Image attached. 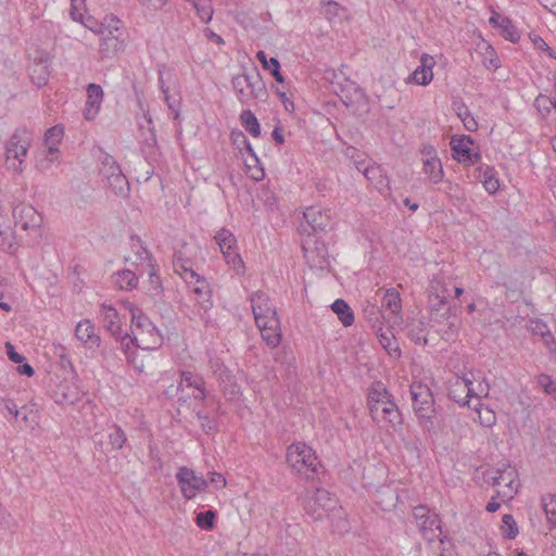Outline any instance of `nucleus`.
<instances>
[{"mask_svg": "<svg viewBox=\"0 0 556 556\" xmlns=\"http://www.w3.org/2000/svg\"><path fill=\"white\" fill-rule=\"evenodd\" d=\"M367 406L374 421L384 420L394 429L403 424L392 394L381 381H375L368 388Z\"/></svg>", "mask_w": 556, "mask_h": 556, "instance_id": "1", "label": "nucleus"}, {"mask_svg": "<svg viewBox=\"0 0 556 556\" xmlns=\"http://www.w3.org/2000/svg\"><path fill=\"white\" fill-rule=\"evenodd\" d=\"M286 462L295 475L305 480H319L324 475V467L315 451L304 442L288 446Z\"/></svg>", "mask_w": 556, "mask_h": 556, "instance_id": "2", "label": "nucleus"}, {"mask_svg": "<svg viewBox=\"0 0 556 556\" xmlns=\"http://www.w3.org/2000/svg\"><path fill=\"white\" fill-rule=\"evenodd\" d=\"M177 386H169L165 391L168 397L177 396L179 403H186L189 399L205 401L208 391L204 378L191 370H180Z\"/></svg>", "mask_w": 556, "mask_h": 556, "instance_id": "3", "label": "nucleus"}, {"mask_svg": "<svg viewBox=\"0 0 556 556\" xmlns=\"http://www.w3.org/2000/svg\"><path fill=\"white\" fill-rule=\"evenodd\" d=\"M413 409L419 425L425 431L430 432L434 428V397L427 384L413 382L410 384Z\"/></svg>", "mask_w": 556, "mask_h": 556, "instance_id": "4", "label": "nucleus"}, {"mask_svg": "<svg viewBox=\"0 0 556 556\" xmlns=\"http://www.w3.org/2000/svg\"><path fill=\"white\" fill-rule=\"evenodd\" d=\"M131 332L136 346L152 351L163 344V336L152 320L140 309L132 311Z\"/></svg>", "mask_w": 556, "mask_h": 556, "instance_id": "5", "label": "nucleus"}, {"mask_svg": "<svg viewBox=\"0 0 556 556\" xmlns=\"http://www.w3.org/2000/svg\"><path fill=\"white\" fill-rule=\"evenodd\" d=\"M304 509L316 521L333 517L342 519L343 515L342 507L338 505V498L320 488H317L312 495L307 496Z\"/></svg>", "mask_w": 556, "mask_h": 556, "instance_id": "6", "label": "nucleus"}, {"mask_svg": "<svg viewBox=\"0 0 556 556\" xmlns=\"http://www.w3.org/2000/svg\"><path fill=\"white\" fill-rule=\"evenodd\" d=\"M232 89L241 104H249L252 100L266 101L267 90L258 73H242L231 79Z\"/></svg>", "mask_w": 556, "mask_h": 556, "instance_id": "7", "label": "nucleus"}, {"mask_svg": "<svg viewBox=\"0 0 556 556\" xmlns=\"http://www.w3.org/2000/svg\"><path fill=\"white\" fill-rule=\"evenodd\" d=\"M100 175L114 194L126 197L129 191V182L123 174L118 163L111 155H106L101 164Z\"/></svg>", "mask_w": 556, "mask_h": 556, "instance_id": "8", "label": "nucleus"}, {"mask_svg": "<svg viewBox=\"0 0 556 556\" xmlns=\"http://www.w3.org/2000/svg\"><path fill=\"white\" fill-rule=\"evenodd\" d=\"M475 140L468 135L453 136L450 141L452 156L465 166L478 164L481 161L479 148H473Z\"/></svg>", "mask_w": 556, "mask_h": 556, "instance_id": "9", "label": "nucleus"}, {"mask_svg": "<svg viewBox=\"0 0 556 556\" xmlns=\"http://www.w3.org/2000/svg\"><path fill=\"white\" fill-rule=\"evenodd\" d=\"M176 479L185 500H192L208 485V481L203 476L197 475L193 469L186 466L178 469Z\"/></svg>", "mask_w": 556, "mask_h": 556, "instance_id": "10", "label": "nucleus"}, {"mask_svg": "<svg viewBox=\"0 0 556 556\" xmlns=\"http://www.w3.org/2000/svg\"><path fill=\"white\" fill-rule=\"evenodd\" d=\"M208 367L214 378L219 383L222 393L228 400H233L239 394V386L235 376L219 358H210Z\"/></svg>", "mask_w": 556, "mask_h": 556, "instance_id": "11", "label": "nucleus"}, {"mask_svg": "<svg viewBox=\"0 0 556 556\" xmlns=\"http://www.w3.org/2000/svg\"><path fill=\"white\" fill-rule=\"evenodd\" d=\"M216 243L218 244L224 257L228 264H232L235 270L239 271V269L244 268V263L240 256V254L236 251L237 249V239L233 233L226 229L222 228L214 237Z\"/></svg>", "mask_w": 556, "mask_h": 556, "instance_id": "12", "label": "nucleus"}, {"mask_svg": "<svg viewBox=\"0 0 556 556\" xmlns=\"http://www.w3.org/2000/svg\"><path fill=\"white\" fill-rule=\"evenodd\" d=\"M132 241V248H137V254L141 261L147 262L149 267V292L156 296L162 294L163 292V286L160 276L157 275V266L155 264L153 255L150 253V251L143 247V243L141 239L138 236L131 237Z\"/></svg>", "mask_w": 556, "mask_h": 556, "instance_id": "13", "label": "nucleus"}, {"mask_svg": "<svg viewBox=\"0 0 556 556\" xmlns=\"http://www.w3.org/2000/svg\"><path fill=\"white\" fill-rule=\"evenodd\" d=\"M250 302L256 324L278 318L276 307L265 292L256 291L252 293Z\"/></svg>", "mask_w": 556, "mask_h": 556, "instance_id": "14", "label": "nucleus"}, {"mask_svg": "<svg viewBox=\"0 0 556 556\" xmlns=\"http://www.w3.org/2000/svg\"><path fill=\"white\" fill-rule=\"evenodd\" d=\"M413 516L417 521L424 538L428 539L430 542L433 541V538L428 536V532H433L434 530H438L440 533L442 532L439 515L435 513L430 514L428 506L418 505L414 507Z\"/></svg>", "mask_w": 556, "mask_h": 556, "instance_id": "15", "label": "nucleus"}, {"mask_svg": "<svg viewBox=\"0 0 556 556\" xmlns=\"http://www.w3.org/2000/svg\"><path fill=\"white\" fill-rule=\"evenodd\" d=\"M517 470L510 465H502V467L497 468V486L503 488L502 490L496 491V496L502 498L510 500L517 493L518 483L517 479Z\"/></svg>", "mask_w": 556, "mask_h": 556, "instance_id": "16", "label": "nucleus"}, {"mask_svg": "<svg viewBox=\"0 0 556 556\" xmlns=\"http://www.w3.org/2000/svg\"><path fill=\"white\" fill-rule=\"evenodd\" d=\"M424 173L429 176V179L433 184H439L443 180L444 172L440 159L437 155L434 147L428 144L425 146L421 151Z\"/></svg>", "mask_w": 556, "mask_h": 556, "instance_id": "17", "label": "nucleus"}, {"mask_svg": "<svg viewBox=\"0 0 556 556\" xmlns=\"http://www.w3.org/2000/svg\"><path fill=\"white\" fill-rule=\"evenodd\" d=\"M304 219L314 232L331 229V211L320 206H309L303 213Z\"/></svg>", "mask_w": 556, "mask_h": 556, "instance_id": "18", "label": "nucleus"}, {"mask_svg": "<svg viewBox=\"0 0 556 556\" xmlns=\"http://www.w3.org/2000/svg\"><path fill=\"white\" fill-rule=\"evenodd\" d=\"M15 224L24 230L38 229L41 226L42 217L31 205H17L13 208Z\"/></svg>", "mask_w": 556, "mask_h": 556, "instance_id": "19", "label": "nucleus"}, {"mask_svg": "<svg viewBox=\"0 0 556 556\" xmlns=\"http://www.w3.org/2000/svg\"><path fill=\"white\" fill-rule=\"evenodd\" d=\"M104 92L100 85L91 83L87 86V100L84 109V117L93 121L101 109Z\"/></svg>", "mask_w": 556, "mask_h": 556, "instance_id": "20", "label": "nucleus"}, {"mask_svg": "<svg viewBox=\"0 0 556 556\" xmlns=\"http://www.w3.org/2000/svg\"><path fill=\"white\" fill-rule=\"evenodd\" d=\"M191 280L192 283L189 285L192 286L193 293L198 295V304L200 305V308L206 313L213 306L210 285L206 279L203 276H200L198 273L197 276Z\"/></svg>", "mask_w": 556, "mask_h": 556, "instance_id": "21", "label": "nucleus"}, {"mask_svg": "<svg viewBox=\"0 0 556 556\" xmlns=\"http://www.w3.org/2000/svg\"><path fill=\"white\" fill-rule=\"evenodd\" d=\"M261 331L262 339L270 348L275 349L281 341L280 320L279 318H271L269 320L256 324Z\"/></svg>", "mask_w": 556, "mask_h": 556, "instance_id": "22", "label": "nucleus"}, {"mask_svg": "<svg viewBox=\"0 0 556 556\" xmlns=\"http://www.w3.org/2000/svg\"><path fill=\"white\" fill-rule=\"evenodd\" d=\"M434 60L431 55L424 53L420 58V65L409 76V81L420 86H427L433 78Z\"/></svg>", "mask_w": 556, "mask_h": 556, "instance_id": "23", "label": "nucleus"}, {"mask_svg": "<svg viewBox=\"0 0 556 556\" xmlns=\"http://www.w3.org/2000/svg\"><path fill=\"white\" fill-rule=\"evenodd\" d=\"M76 338L89 348L99 346L101 339L96 333V327L89 319L80 320L75 329Z\"/></svg>", "mask_w": 556, "mask_h": 556, "instance_id": "24", "label": "nucleus"}, {"mask_svg": "<svg viewBox=\"0 0 556 556\" xmlns=\"http://www.w3.org/2000/svg\"><path fill=\"white\" fill-rule=\"evenodd\" d=\"M101 313L103 317L104 328L113 336L119 337L122 331V325L119 314L112 305L102 304Z\"/></svg>", "mask_w": 556, "mask_h": 556, "instance_id": "25", "label": "nucleus"}, {"mask_svg": "<svg viewBox=\"0 0 556 556\" xmlns=\"http://www.w3.org/2000/svg\"><path fill=\"white\" fill-rule=\"evenodd\" d=\"M126 37H101L99 53L101 59H112L124 49Z\"/></svg>", "mask_w": 556, "mask_h": 556, "instance_id": "26", "label": "nucleus"}, {"mask_svg": "<svg viewBox=\"0 0 556 556\" xmlns=\"http://www.w3.org/2000/svg\"><path fill=\"white\" fill-rule=\"evenodd\" d=\"M28 150L27 140H23L21 136L15 132L7 143V156L8 159H16L20 164L23 163V157L26 156Z\"/></svg>", "mask_w": 556, "mask_h": 556, "instance_id": "27", "label": "nucleus"}, {"mask_svg": "<svg viewBox=\"0 0 556 556\" xmlns=\"http://www.w3.org/2000/svg\"><path fill=\"white\" fill-rule=\"evenodd\" d=\"M173 266L175 271L179 274L187 283H192V280H189V278L193 279L197 276V273L191 268L190 260L184 257L180 251L175 252Z\"/></svg>", "mask_w": 556, "mask_h": 556, "instance_id": "28", "label": "nucleus"}, {"mask_svg": "<svg viewBox=\"0 0 556 556\" xmlns=\"http://www.w3.org/2000/svg\"><path fill=\"white\" fill-rule=\"evenodd\" d=\"M364 176L367 180L375 182L376 188L382 192L383 188L389 189L390 179L386 172L379 165L364 167Z\"/></svg>", "mask_w": 556, "mask_h": 556, "instance_id": "29", "label": "nucleus"}, {"mask_svg": "<svg viewBox=\"0 0 556 556\" xmlns=\"http://www.w3.org/2000/svg\"><path fill=\"white\" fill-rule=\"evenodd\" d=\"M331 309L337 314L339 320L344 327H350L353 325L355 320L354 313L343 299H337L332 303Z\"/></svg>", "mask_w": 556, "mask_h": 556, "instance_id": "30", "label": "nucleus"}, {"mask_svg": "<svg viewBox=\"0 0 556 556\" xmlns=\"http://www.w3.org/2000/svg\"><path fill=\"white\" fill-rule=\"evenodd\" d=\"M256 58L262 64V67L269 71L277 83L285 81V77L280 72V63L277 58L268 59L267 54L262 50L256 53Z\"/></svg>", "mask_w": 556, "mask_h": 556, "instance_id": "31", "label": "nucleus"}, {"mask_svg": "<svg viewBox=\"0 0 556 556\" xmlns=\"http://www.w3.org/2000/svg\"><path fill=\"white\" fill-rule=\"evenodd\" d=\"M108 440L112 451H119L126 445L128 439L122 427L113 424L109 427Z\"/></svg>", "mask_w": 556, "mask_h": 556, "instance_id": "32", "label": "nucleus"}, {"mask_svg": "<svg viewBox=\"0 0 556 556\" xmlns=\"http://www.w3.org/2000/svg\"><path fill=\"white\" fill-rule=\"evenodd\" d=\"M320 14L330 23L334 22L337 18H342L343 14L346 12L344 7L333 0H323L320 1Z\"/></svg>", "mask_w": 556, "mask_h": 556, "instance_id": "33", "label": "nucleus"}, {"mask_svg": "<svg viewBox=\"0 0 556 556\" xmlns=\"http://www.w3.org/2000/svg\"><path fill=\"white\" fill-rule=\"evenodd\" d=\"M480 178L482 180L483 187L488 193L494 194L500 189V181L495 177V169L491 166L485 165L484 167H479Z\"/></svg>", "mask_w": 556, "mask_h": 556, "instance_id": "34", "label": "nucleus"}, {"mask_svg": "<svg viewBox=\"0 0 556 556\" xmlns=\"http://www.w3.org/2000/svg\"><path fill=\"white\" fill-rule=\"evenodd\" d=\"M114 282L121 290H132L138 285V276L130 269H123L114 275Z\"/></svg>", "mask_w": 556, "mask_h": 556, "instance_id": "35", "label": "nucleus"}, {"mask_svg": "<svg viewBox=\"0 0 556 556\" xmlns=\"http://www.w3.org/2000/svg\"><path fill=\"white\" fill-rule=\"evenodd\" d=\"M431 314L435 320H445L451 316V307L447 304L445 296L435 295L431 299Z\"/></svg>", "mask_w": 556, "mask_h": 556, "instance_id": "36", "label": "nucleus"}, {"mask_svg": "<svg viewBox=\"0 0 556 556\" xmlns=\"http://www.w3.org/2000/svg\"><path fill=\"white\" fill-rule=\"evenodd\" d=\"M240 122L244 129L254 138L261 136V125L251 110H244L240 114Z\"/></svg>", "mask_w": 556, "mask_h": 556, "instance_id": "37", "label": "nucleus"}, {"mask_svg": "<svg viewBox=\"0 0 556 556\" xmlns=\"http://www.w3.org/2000/svg\"><path fill=\"white\" fill-rule=\"evenodd\" d=\"M382 305L388 308L392 314L400 315L402 312V299L394 288H390L386 291Z\"/></svg>", "mask_w": 556, "mask_h": 556, "instance_id": "38", "label": "nucleus"}, {"mask_svg": "<svg viewBox=\"0 0 556 556\" xmlns=\"http://www.w3.org/2000/svg\"><path fill=\"white\" fill-rule=\"evenodd\" d=\"M447 394L451 400L458 403L460 406H468L471 397H479L473 389H469L467 392L460 393V390L456 388V383L453 380H450Z\"/></svg>", "mask_w": 556, "mask_h": 556, "instance_id": "39", "label": "nucleus"}, {"mask_svg": "<svg viewBox=\"0 0 556 556\" xmlns=\"http://www.w3.org/2000/svg\"><path fill=\"white\" fill-rule=\"evenodd\" d=\"M498 29L501 36L504 37L506 40H509L510 42L516 43L520 40V33L515 26L511 18H509L508 16L502 20Z\"/></svg>", "mask_w": 556, "mask_h": 556, "instance_id": "40", "label": "nucleus"}, {"mask_svg": "<svg viewBox=\"0 0 556 556\" xmlns=\"http://www.w3.org/2000/svg\"><path fill=\"white\" fill-rule=\"evenodd\" d=\"M542 506L552 527H556V494H549L542 497Z\"/></svg>", "mask_w": 556, "mask_h": 556, "instance_id": "41", "label": "nucleus"}, {"mask_svg": "<svg viewBox=\"0 0 556 556\" xmlns=\"http://www.w3.org/2000/svg\"><path fill=\"white\" fill-rule=\"evenodd\" d=\"M425 324L418 320L412 324L408 328V338L419 345H426L428 343L427 337L424 334Z\"/></svg>", "mask_w": 556, "mask_h": 556, "instance_id": "42", "label": "nucleus"}, {"mask_svg": "<svg viewBox=\"0 0 556 556\" xmlns=\"http://www.w3.org/2000/svg\"><path fill=\"white\" fill-rule=\"evenodd\" d=\"M457 115L462 119L465 128L468 131H476L478 129V123L476 122L475 117L471 115L469 109L464 103L459 104L457 106Z\"/></svg>", "mask_w": 556, "mask_h": 556, "instance_id": "43", "label": "nucleus"}, {"mask_svg": "<svg viewBox=\"0 0 556 556\" xmlns=\"http://www.w3.org/2000/svg\"><path fill=\"white\" fill-rule=\"evenodd\" d=\"M30 78L38 87L45 86L49 79L48 67L42 63H37L31 70Z\"/></svg>", "mask_w": 556, "mask_h": 556, "instance_id": "44", "label": "nucleus"}, {"mask_svg": "<svg viewBox=\"0 0 556 556\" xmlns=\"http://www.w3.org/2000/svg\"><path fill=\"white\" fill-rule=\"evenodd\" d=\"M216 513L214 510L200 511L195 516V523L202 530H212L214 528V520Z\"/></svg>", "mask_w": 556, "mask_h": 556, "instance_id": "45", "label": "nucleus"}, {"mask_svg": "<svg viewBox=\"0 0 556 556\" xmlns=\"http://www.w3.org/2000/svg\"><path fill=\"white\" fill-rule=\"evenodd\" d=\"M534 108L542 118H546L552 112V98L546 94L540 93L533 102Z\"/></svg>", "mask_w": 556, "mask_h": 556, "instance_id": "46", "label": "nucleus"}, {"mask_svg": "<svg viewBox=\"0 0 556 556\" xmlns=\"http://www.w3.org/2000/svg\"><path fill=\"white\" fill-rule=\"evenodd\" d=\"M503 522V535L505 539L514 540L519 531L515 518L510 514H506L502 518Z\"/></svg>", "mask_w": 556, "mask_h": 556, "instance_id": "47", "label": "nucleus"}, {"mask_svg": "<svg viewBox=\"0 0 556 556\" xmlns=\"http://www.w3.org/2000/svg\"><path fill=\"white\" fill-rule=\"evenodd\" d=\"M198 16L203 23H208L213 17V7L210 3H202L200 0H192Z\"/></svg>", "mask_w": 556, "mask_h": 556, "instance_id": "48", "label": "nucleus"}, {"mask_svg": "<svg viewBox=\"0 0 556 556\" xmlns=\"http://www.w3.org/2000/svg\"><path fill=\"white\" fill-rule=\"evenodd\" d=\"M64 136V128L61 125L50 127L45 134L46 144H59Z\"/></svg>", "mask_w": 556, "mask_h": 556, "instance_id": "49", "label": "nucleus"}, {"mask_svg": "<svg viewBox=\"0 0 556 556\" xmlns=\"http://www.w3.org/2000/svg\"><path fill=\"white\" fill-rule=\"evenodd\" d=\"M478 406L475 407V409L478 412L479 420L482 426L485 427H492L496 421V416L493 410L485 408L482 409V404L479 403Z\"/></svg>", "mask_w": 556, "mask_h": 556, "instance_id": "50", "label": "nucleus"}, {"mask_svg": "<svg viewBox=\"0 0 556 556\" xmlns=\"http://www.w3.org/2000/svg\"><path fill=\"white\" fill-rule=\"evenodd\" d=\"M195 416L205 433H211L216 430V422L205 412L198 410L195 412Z\"/></svg>", "mask_w": 556, "mask_h": 556, "instance_id": "51", "label": "nucleus"}, {"mask_svg": "<svg viewBox=\"0 0 556 556\" xmlns=\"http://www.w3.org/2000/svg\"><path fill=\"white\" fill-rule=\"evenodd\" d=\"M102 33L105 30H125L123 22L115 15H106L102 22Z\"/></svg>", "mask_w": 556, "mask_h": 556, "instance_id": "52", "label": "nucleus"}, {"mask_svg": "<svg viewBox=\"0 0 556 556\" xmlns=\"http://www.w3.org/2000/svg\"><path fill=\"white\" fill-rule=\"evenodd\" d=\"M164 101L167 104L168 109L174 114V119H177L180 114V98L170 96L169 90L164 89Z\"/></svg>", "mask_w": 556, "mask_h": 556, "instance_id": "53", "label": "nucleus"}, {"mask_svg": "<svg viewBox=\"0 0 556 556\" xmlns=\"http://www.w3.org/2000/svg\"><path fill=\"white\" fill-rule=\"evenodd\" d=\"M0 249L13 253L15 248L12 241V232L9 229H0Z\"/></svg>", "mask_w": 556, "mask_h": 556, "instance_id": "54", "label": "nucleus"}, {"mask_svg": "<svg viewBox=\"0 0 556 556\" xmlns=\"http://www.w3.org/2000/svg\"><path fill=\"white\" fill-rule=\"evenodd\" d=\"M536 382L548 395L553 394V390L556 388V382L547 374H540L536 378Z\"/></svg>", "mask_w": 556, "mask_h": 556, "instance_id": "55", "label": "nucleus"}, {"mask_svg": "<svg viewBox=\"0 0 556 556\" xmlns=\"http://www.w3.org/2000/svg\"><path fill=\"white\" fill-rule=\"evenodd\" d=\"M77 22L81 23L85 27L90 29L92 33L100 35L102 30V22H98L93 16L88 15L85 17L83 15L81 20H78Z\"/></svg>", "mask_w": 556, "mask_h": 556, "instance_id": "56", "label": "nucleus"}, {"mask_svg": "<svg viewBox=\"0 0 556 556\" xmlns=\"http://www.w3.org/2000/svg\"><path fill=\"white\" fill-rule=\"evenodd\" d=\"M85 11V0H71L70 14L74 21L81 20Z\"/></svg>", "mask_w": 556, "mask_h": 556, "instance_id": "57", "label": "nucleus"}, {"mask_svg": "<svg viewBox=\"0 0 556 556\" xmlns=\"http://www.w3.org/2000/svg\"><path fill=\"white\" fill-rule=\"evenodd\" d=\"M531 40L535 49L540 51H544L548 54L549 58L556 59V54L552 48L545 42L543 38L538 35L531 36Z\"/></svg>", "mask_w": 556, "mask_h": 556, "instance_id": "58", "label": "nucleus"}, {"mask_svg": "<svg viewBox=\"0 0 556 556\" xmlns=\"http://www.w3.org/2000/svg\"><path fill=\"white\" fill-rule=\"evenodd\" d=\"M483 65L488 70H493V71L497 70L501 66V62H500L498 58L496 56L495 51L492 48L490 49V51L486 52L484 60H483Z\"/></svg>", "mask_w": 556, "mask_h": 556, "instance_id": "59", "label": "nucleus"}, {"mask_svg": "<svg viewBox=\"0 0 556 556\" xmlns=\"http://www.w3.org/2000/svg\"><path fill=\"white\" fill-rule=\"evenodd\" d=\"M117 341L121 342V348L122 350L127 354L128 351L132 348V346H136V341L134 340V334L130 336L128 333H123V331H121V336L119 337H114Z\"/></svg>", "mask_w": 556, "mask_h": 556, "instance_id": "60", "label": "nucleus"}, {"mask_svg": "<svg viewBox=\"0 0 556 556\" xmlns=\"http://www.w3.org/2000/svg\"><path fill=\"white\" fill-rule=\"evenodd\" d=\"M472 378H469L467 376H464V377H460V376H455L454 379H452L455 383H456V388L460 390V393H465L467 392L469 389H473L472 388Z\"/></svg>", "mask_w": 556, "mask_h": 556, "instance_id": "61", "label": "nucleus"}, {"mask_svg": "<svg viewBox=\"0 0 556 556\" xmlns=\"http://www.w3.org/2000/svg\"><path fill=\"white\" fill-rule=\"evenodd\" d=\"M364 313L368 320L372 324V327H376L380 324L381 312L377 306L371 305L370 307L366 308Z\"/></svg>", "mask_w": 556, "mask_h": 556, "instance_id": "62", "label": "nucleus"}, {"mask_svg": "<svg viewBox=\"0 0 556 556\" xmlns=\"http://www.w3.org/2000/svg\"><path fill=\"white\" fill-rule=\"evenodd\" d=\"M231 140H232V143L239 149L241 150L242 147H244L245 144H248V141L249 139L247 138V136L243 134V131L241 130H233L231 131Z\"/></svg>", "mask_w": 556, "mask_h": 556, "instance_id": "63", "label": "nucleus"}, {"mask_svg": "<svg viewBox=\"0 0 556 556\" xmlns=\"http://www.w3.org/2000/svg\"><path fill=\"white\" fill-rule=\"evenodd\" d=\"M7 354L9 359L15 364H22L25 361V357L17 353L10 342L7 343Z\"/></svg>", "mask_w": 556, "mask_h": 556, "instance_id": "64", "label": "nucleus"}]
</instances>
